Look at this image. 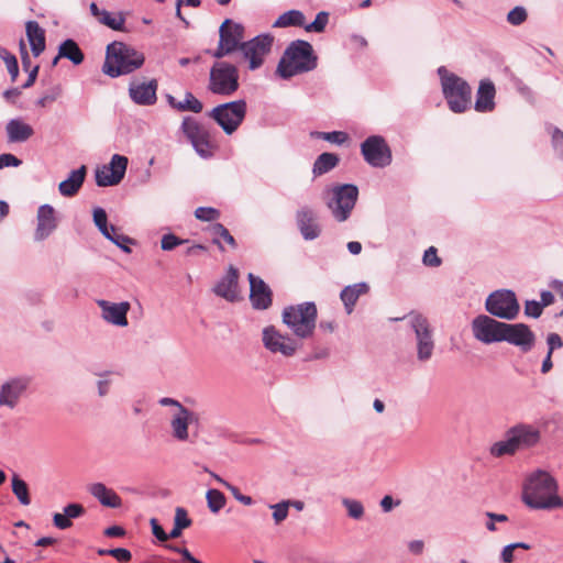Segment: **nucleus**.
<instances>
[{"label":"nucleus","instance_id":"052dcab7","mask_svg":"<svg viewBox=\"0 0 563 563\" xmlns=\"http://www.w3.org/2000/svg\"><path fill=\"white\" fill-rule=\"evenodd\" d=\"M64 511L71 521V519L82 516L85 514V508L80 504H69L64 508Z\"/></svg>","mask_w":563,"mask_h":563},{"label":"nucleus","instance_id":"0e129e2a","mask_svg":"<svg viewBox=\"0 0 563 563\" xmlns=\"http://www.w3.org/2000/svg\"><path fill=\"white\" fill-rule=\"evenodd\" d=\"M549 346L548 353L553 354V351L563 346V341L558 333H550L547 338Z\"/></svg>","mask_w":563,"mask_h":563},{"label":"nucleus","instance_id":"2eb2a0df","mask_svg":"<svg viewBox=\"0 0 563 563\" xmlns=\"http://www.w3.org/2000/svg\"><path fill=\"white\" fill-rule=\"evenodd\" d=\"M411 325L417 336L418 358L427 361L432 356L434 349L430 323L422 314L413 313L411 314Z\"/></svg>","mask_w":563,"mask_h":563},{"label":"nucleus","instance_id":"39448f33","mask_svg":"<svg viewBox=\"0 0 563 563\" xmlns=\"http://www.w3.org/2000/svg\"><path fill=\"white\" fill-rule=\"evenodd\" d=\"M209 90L217 95L231 96L239 89V70L227 62L214 63L210 69Z\"/></svg>","mask_w":563,"mask_h":563},{"label":"nucleus","instance_id":"37998d69","mask_svg":"<svg viewBox=\"0 0 563 563\" xmlns=\"http://www.w3.org/2000/svg\"><path fill=\"white\" fill-rule=\"evenodd\" d=\"M98 21L112 30L120 31L123 29L125 19L121 13L113 16L110 12L103 10Z\"/></svg>","mask_w":563,"mask_h":563},{"label":"nucleus","instance_id":"f3484780","mask_svg":"<svg viewBox=\"0 0 563 563\" xmlns=\"http://www.w3.org/2000/svg\"><path fill=\"white\" fill-rule=\"evenodd\" d=\"M503 341L529 352L536 342V335L525 323H505Z\"/></svg>","mask_w":563,"mask_h":563},{"label":"nucleus","instance_id":"7c9ffc66","mask_svg":"<svg viewBox=\"0 0 563 563\" xmlns=\"http://www.w3.org/2000/svg\"><path fill=\"white\" fill-rule=\"evenodd\" d=\"M89 493L106 507L118 508L122 504L120 496L102 483L92 484L89 487Z\"/></svg>","mask_w":563,"mask_h":563},{"label":"nucleus","instance_id":"cd10ccee","mask_svg":"<svg viewBox=\"0 0 563 563\" xmlns=\"http://www.w3.org/2000/svg\"><path fill=\"white\" fill-rule=\"evenodd\" d=\"M156 90H157V81L151 80L150 82H141L131 85L130 87V97L131 99L137 103L143 106H151L156 102Z\"/></svg>","mask_w":563,"mask_h":563},{"label":"nucleus","instance_id":"4c0bfd02","mask_svg":"<svg viewBox=\"0 0 563 563\" xmlns=\"http://www.w3.org/2000/svg\"><path fill=\"white\" fill-rule=\"evenodd\" d=\"M305 15L299 10H289L278 16L274 22V27L305 26Z\"/></svg>","mask_w":563,"mask_h":563},{"label":"nucleus","instance_id":"0eeeda50","mask_svg":"<svg viewBox=\"0 0 563 563\" xmlns=\"http://www.w3.org/2000/svg\"><path fill=\"white\" fill-rule=\"evenodd\" d=\"M442 89L449 108L453 112L466 111L471 104L472 89L465 80L451 74L442 78Z\"/></svg>","mask_w":563,"mask_h":563},{"label":"nucleus","instance_id":"72a5a7b5","mask_svg":"<svg viewBox=\"0 0 563 563\" xmlns=\"http://www.w3.org/2000/svg\"><path fill=\"white\" fill-rule=\"evenodd\" d=\"M208 231L212 235V243L217 245L220 251H224L221 240H223L233 250L238 247L234 236L222 223L216 222L211 224L208 228Z\"/></svg>","mask_w":563,"mask_h":563},{"label":"nucleus","instance_id":"e433bc0d","mask_svg":"<svg viewBox=\"0 0 563 563\" xmlns=\"http://www.w3.org/2000/svg\"><path fill=\"white\" fill-rule=\"evenodd\" d=\"M58 57L67 58L75 65L84 62V53L74 40H66L59 45Z\"/></svg>","mask_w":563,"mask_h":563},{"label":"nucleus","instance_id":"bf43d9fd","mask_svg":"<svg viewBox=\"0 0 563 563\" xmlns=\"http://www.w3.org/2000/svg\"><path fill=\"white\" fill-rule=\"evenodd\" d=\"M224 487H225L227 489H229V490L232 493L233 497H234L236 500H239L240 503H242L243 505H245V506H250V505H252V504H253V499H252V497L246 496V495H242V494L240 493V489H239L238 487H235V486L231 485L230 483H224Z\"/></svg>","mask_w":563,"mask_h":563},{"label":"nucleus","instance_id":"680f3d73","mask_svg":"<svg viewBox=\"0 0 563 563\" xmlns=\"http://www.w3.org/2000/svg\"><path fill=\"white\" fill-rule=\"evenodd\" d=\"M53 522H54L55 527H57L58 529H62V530L68 529L73 525L65 511H64V514L56 512L53 516Z\"/></svg>","mask_w":563,"mask_h":563},{"label":"nucleus","instance_id":"7ed1b4c3","mask_svg":"<svg viewBox=\"0 0 563 563\" xmlns=\"http://www.w3.org/2000/svg\"><path fill=\"white\" fill-rule=\"evenodd\" d=\"M143 63L142 53L122 42H113L107 46L102 70L111 77H118L139 69Z\"/></svg>","mask_w":563,"mask_h":563},{"label":"nucleus","instance_id":"a878e982","mask_svg":"<svg viewBox=\"0 0 563 563\" xmlns=\"http://www.w3.org/2000/svg\"><path fill=\"white\" fill-rule=\"evenodd\" d=\"M495 97L496 88L494 82L489 79L481 80L476 93L475 110L482 113L494 111L496 107Z\"/></svg>","mask_w":563,"mask_h":563},{"label":"nucleus","instance_id":"5fc2aeb1","mask_svg":"<svg viewBox=\"0 0 563 563\" xmlns=\"http://www.w3.org/2000/svg\"><path fill=\"white\" fill-rule=\"evenodd\" d=\"M186 242H187V240H181L178 236H176L175 234L169 233V234L163 235V238L161 240V247L164 251H172L176 246L181 245Z\"/></svg>","mask_w":563,"mask_h":563},{"label":"nucleus","instance_id":"6ab92c4d","mask_svg":"<svg viewBox=\"0 0 563 563\" xmlns=\"http://www.w3.org/2000/svg\"><path fill=\"white\" fill-rule=\"evenodd\" d=\"M264 346L273 353H280L284 356H291L297 350V344L291 338L282 334L274 327L263 330Z\"/></svg>","mask_w":563,"mask_h":563},{"label":"nucleus","instance_id":"473e14b6","mask_svg":"<svg viewBox=\"0 0 563 563\" xmlns=\"http://www.w3.org/2000/svg\"><path fill=\"white\" fill-rule=\"evenodd\" d=\"M368 290L369 287L366 283H357L354 285L346 286L341 291L340 297L344 303L347 313H351L353 311V308L360 296L367 294Z\"/></svg>","mask_w":563,"mask_h":563},{"label":"nucleus","instance_id":"423d86ee","mask_svg":"<svg viewBox=\"0 0 563 563\" xmlns=\"http://www.w3.org/2000/svg\"><path fill=\"white\" fill-rule=\"evenodd\" d=\"M245 29L241 23H236L231 19H225L219 27L218 47L211 52L214 58H222L240 51L244 44Z\"/></svg>","mask_w":563,"mask_h":563},{"label":"nucleus","instance_id":"69168bd1","mask_svg":"<svg viewBox=\"0 0 563 563\" xmlns=\"http://www.w3.org/2000/svg\"><path fill=\"white\" fill-rule=\"evenodd\" d=\"M21 161L12 154L5 153L0 155V169L8 166H19Z\"/></svg>","mask_w":563,"mask_h":563},{"label":"nucleus","instance_id":"a18cd8bd","mask_svg":"<svg viewBox=\"0 0 563 563\" xmlns=\"http://www.w3.org/2000/svg\"><path fill=\"white\" fill-rule=\"evenodd\" d=\"M328 21H329V14L324 11H321L317 14L313 22L305 25L303 27L307 32L321 33L324 31V29L328 24Z\"/></svg>","mask_w":563,"mask_h":563},{"label":"nucleus","instance_id":"c03bdc74","mask_svg":"<svg viewBox=\"0 0 563 563\" xmlns=\"http://www.w3.org/2000/svg\"><path fill=\"white\" fill-rule=\"evenodd\" d=\"M517 549L530 550L531 545L525 542H516L506 545L500 553L501 561L504 563H512L515 560V550Z\"/></svg>","mask_w":563,"mask_h":563},{"label":"nucleus","instance_id":"f03ea898","mask_svg":"<svg viewBox=\"0 0 563 563\" xmlns=\"http://www.w3.org/2000/svg\"><path fill=\"white\" fill-rule=\"evenodd\" d=\"M317 56L312 45L302 40L291 42L284 52L276 73L284 79L307 73L317 67Z\"/></svg>","mask_w":563,"mask_h":563},{"label":"nucleus","instance_id":"f704fd0d","mask_svg":"<svg viewBox=\"0 0 563 563\" xmlns=\"http://www.w3.org/2000/svg\"><path fill=\"white\" fill-rule=\"evenodd\" d=\"M167 101L169 106L180 112L191 111L195 113H200L203 109L202 103L189 91L185 93L184 101H177L175 97L168 95Z\"/></svg>","mask_w":563,"mask_h":563},{"label":"nucleus","instance_id":"b1692460","mask_svg":"<svg viewBox=\"0 0 563 563\" xmlns=\"http://www.w3.org/2000/svg\"><path fill=\"white\" fill-rule=\"evenodd\" d=\"M239 272L232 265L228 268L225 276L213 287V291L219 297L228 301H235L239 299Z\"/></svg>","mask_w":563,"mask_h":563},{"label":"nucleus","instance_id":"2f4dec72","mask_svg":"<svg viewBox=\"0 0 563 563\" xmlns=\"http://www.w3.org/2000/svg\"><path fill=\"white\" fill-rule=\"evenodd\" d=\"M5 130L10 142H24L34 133L33 128L30 124L19 119L10 120Z\"/></svg>","mask_w":563,"mask_h":563},{"label":"nucleus","instance_id":"4468645a","mask_svg":"<svg viewBox=\"0 0 563 563\" xmlns=\"http://www.w3.org/2000/svg\"><path fill=\"white\" fill-rule=\"evenodd\" d=\"M505 322L497 321L486 314L477 316L472 321V331L476 340L490 344L503 341Z\"/></svg>","mask_w":563,"mask_h":563},{"label":"nucleus","instance_id":"79ce46f5","mask_svg":"<svg viewBox=\"0 0 563 563\" xmlns=\"http://www.w3.org/2000/svg\"><path fill=\"white\" fill-rule=\"evenodd\" d=\"M104 236L121 247L124 252H131L129 244L132 243V239L121 233L114 225H110L108 235Z\"/></svg>","mask_w":563,"mask_h":563},{"label":"nucleus","instance_id":"13d9d810","mask_svg":"<svg viewBox=\"0 0 563 563\" xmlns=\"http://www.w3.org/2000/svg\"><path fill=\"white\" fill-rule=\"evenodd\" d=\"M543 307L540 302L531 300L525 305V314L532 318H539L542 314Z\"/></svg>","mask_w":563,"mask_h":563},{"label":"nucleus","instance_id":"4be33fe9","mask_svg":"<svg viewBox=\"0 0 563 563\" xmlns=\"http://www.w3.org/2000/svg\"><path fill=\"white\" fill-rule=\"evenodd\" d=\"M198 413L188 408L176 410L170 420L172 434L178 441H187L189 439V424L198 423Z\"/></svg>","mask_w":563,"mask_h":563},{"label":"nucleus","instance_id":"c85d7f7f","mask_svg":"<svg viewBox=\"0 0 563 563\" xmlns=\"http://www.w3.org/2000/svg\"><path fill=\"white\" fill-rule=\"evenodd\" d=\"M86 174L87 168L85 165L80 166L78 169L73 170L69 174V177L58 185L60 195L64 197H74L81 188L86 178Z\"/></svg>","mask_w":563,"mask_h":563},{"label":"nucleus","instance_id":"a19ab883","mask_svg":"<svg viewBox=\"0 0 563 563\" xmlns=\"http://www.w3.org/2000/svg\"><path fill=\"white\" fill-rule=\"evenodd\" d=\"M506 438L507 439L505 441L496 442L490 448L492 455H494L496 457H500L504 455H512L518 451L512 439L510 437H506Z\"/></svg>","mask_w":563,"mask_h":563},{"label":"nucleus","instance_id":"20e7f679","mask_svg":"<svg viewBox=\"0 0 563 563\" xmlns=\"http://www.w3.org/2000/svg\"><path fill=\"white\" fill-rule=\"evenodd\" d=\"M316 321L317 307L313 302L288 306L283 311V322L300 339L312 335Z\"/></svg>","mask_w":563,"mask_h":563},{"label":"nucleus","instance_id":"338daca9","mask_svg":"<svg viewBox=\"0 0 563 563\" xmlns=\"http://www.w3.org/2000/svg\"><path fill=\"white\" fill-rule=\"evenodd\" d=\"M151 526H152V532L153 534L162 542H165L168 540L167 533L164 531V529L158 523L157 519L152 518L151 519Z\"/></svg>","mask_w":563,"mask_h":563},{"label":"nucleus","instance_id":"bb28decb","mask_svg":"<svg viewBox=\"0 0 563 563\" xmlns=\"http://www.w3.org/2000/svg\"><path fill=\"white\" fill-rule=\"evenodd\" d=\"M298 228L306 240L319 236L320 229L316 222V213L308 207H303L296 213Z\"/></svg>","mask_w":563,"mask_h":563},{"label":"nucleus","instance_id":"774afa93","mask_svg":"<svg viewBox=\"0 0 563 563\" xmlns=\"http://www.w3.org/2000/svg\"><path fill=\"white\" fill-rule=\"evenodd\" d=\"M552 141L556 148L563 150V132L560 129H555L552 134Z\"/></svg>","mask_w":563,"mask_h":563},{"label":"nucleus","instance_id":"864d4df0","mask_svg":"<svg viewBox=\"0 0 563 563\" xmlns=\"http://www.w3.org/2000/svg\"><path fill=\"white\" fill-rule=\"evenodd\" d=\"M174 523L178 527H180L183 530L187 529L191 526L192 521L188 517V512L183 507H177L175 509V517H174Z\"/></svg>","mask_w":563,"mask_h":563},{"label":"nucleus","instance_id":"8fccbe9b","mask_svg":"<svg viewBox=\"0 0 563 563\" xmlns=\"http://www.w3.org/2000/svg\"><path fill=\"white\" fill-rule=\"evenodd\" d=\"M290 506V500L282 501L276 505H272L271 508L273 511V518L276 525H279L284 521L288 516V508Z\"/></svg>","mask_w":563,"mask_h":563},{"label":"nucleus","instance_id":"f8f14e48","mask_svg":"<svg viewBox=\"0 0 563 563\" xmlns=\"http://www.w3.org/2000/svg\"><path fill=\"white\" fill-rule=\"evenodd\" d=\"M361 153L365 162L372 167L384 168L390 165L391 150L384 137L373 135L361 144Z\"/></svg>","mask_w":563,"mask_h":563},{"label":"nucleus","instance_id":"de8ad7c7","mask_svg":"<svg viewBox=\"0 0 563 563\" xmlns=\"http://www.w3.org/2000/svg\"><path fill=\"white\" fill-rule=\"evenodd\" d=\"M220 214V211L212 207H199L195 210V217L200 221H216Z\"/></svg>","mask_w":563,"mask_h":563},{"label":"nucleus","instance_id":"4d7b16f0","mask_svg":"<svg viewBox=\"0 0 563 563\" xmlns=\"http://www.w3.org/2000/svg\"><path fill=\"white\" fill-rule=\"evenodd\" d=\"M318 136L322 137L325 141H329L331 143H335V144H342L347 140V134L345 132H341V131L320 132V133H318Z\"/></svg>","mask_w":563,"mask_h":563},{"label":"nucleus","instance_id":"c9c22d12","mask_svg":"<svg viewBox=\"0 0 563 563\" xmlns=\"http://www.w3.org/2000/svg\"><path fill=\"white\" fill-rule=\"evenodd\" d=\"M340 157L334 153H322L313 163L312 173L314 176H321L338 166Z\"/></svg>","mask_w":563,"mask_h":563},{"label":"nucleus","instance_id":"393cba45","mask_svg":"<svg viewBox=\"0 0 563 563\" xmlns=\"http://www.w3.org/2000/svg\"><path fill=\"white\" fill-rule=\"evenodd\" d=\"M37 227L35 230V240L46 239L57 227L55 209L51 205H43L37 210Z\"/></svg>","mask_w":563,"mask_h":563},{"label":"nucleus","instance_id":"aec40b11","mask_svg":"<svg viewBox=\"0 0 563 563\" xmlns=\"http://www.w3.org/2000/svg\"><path fill=\"white\" fill-rule=\"evenodd\" d=\"M506 437H510L516 448L521 450L537 445L541 440V432L533 424L518 423L507 431Z\"/></svg>","mask_w":563,"mask_h":563},{"label":"nucleus","instance_id":"1a4fd4ad","mask_svg":"<svg viewBox=\"0 0 563 563\" xmlns=\"http://www.w3.org/2000/svg\"><path fill=\"white\" fill-rule=\"evenodd\" d=\"M245 100H236L217 106L211 110L209 117L212 118L227 134H232L243 122L246 115Z\"/></svg>","mask_w":563,"mask_h":563},{"label":"nucleus","instance_id":"6e6d98bb","mask_svg":"<svg viewBox=\"0 0 563 563\" xmlns=\"http://www.w3.org/2000/svg\"><path fill=\"white\" fill-rule=\"evenodd\" d=\"M422 261L426 266L430 267H438L442 263L441 258L438 256V250L434 246H430L426 250Z\"/></svg>","mask_w":563,"mask_h":563},{"label":"nucleus","instance_id":"58836bf2","mask_svg":"<svg viewBox=\"0 0 563 563\" xmlns=\"http://www.w3.org/2000/svg\"><path fill=\"white\" fill-rule=\"evenodd\" d=\"M12 492L23 506H29L31 504L27 484L16 474L12 477Z\"/></svg>","mask_w":563,"mask_h":563},{"label":"nucleus","instance_id":"e2e57ef3","mask_svg":"<svg viewBox=\"0 0 563 563\" xmlns=\"http://www.w3.org/2000/svg\"><path fill=\"white\" fill-rule=\"evenodd\" d=\"M109 555L117 559L119 562H129L131 560V552L123 548L111 549L108 551Z\"/></svg>","mask_w":563,"mask_h":563},{"label":"nucleus","instance_id":"5701e85b","mask_svg":"<svg viewBox=\"0 0 563 563\" xmlns=\"http://www.w3.org/2000/svg\"><path fill=\"white\" fill-rule=\"evenodd\" d=\"M250 280V299L255 309H267L272 305V290L263 279L249 274Z\"/></svg>","mask_w":563,"mask_h":563},{"label":"nucleus","instance_id":"603ef678","mask_svg":"<svg viewBox=\"0 0 563 563\" xmlns=\"http://www.w3.org/2000/svg\"><path fill=\"white\" fill-rule=\"evenodd\" d=\"M527 11L523 7H516L511 11H509L507 15V21L511 25H520L527 20Z\"/></svg>","mask_w":563,"mask_h":563},{"label":"nucleus","instance_id":"f257e3e1","mask_svg":"<svg viewBox=\"0 0 563 563\" xmlns=\"http://www.w3.org/2000/svg\"><path fill=\"white\" fill-rule=\"evenodd\" d=\"M522 500L528 507L538 510L563 508V498L559 495L556 479L548 472L540 470L527 478Z\"/></svg>","mask_w":563,"mask_h":563},{"label":"nucleus","instance_id":"9b49d317","mask_svg":"<svg viewBox=\"0 0 563 563\" xmlns=\"http://www.w3.org/2000/svg\"><path fill=\"white\" fill-rule=\"evenodd\" d=\"M181 130L201 157L209 158L214 154L217 146L212 142L210 133L197 120L190 117L185 118Z\"/></svg>","mask_w":563,"mask_h":563},{"label":"nucleus","instance_id":"49530a36","mask_svg":"<svg viewBox=\"0 0 563 563\" xmlns=\"http://www.w3.org/2000/svg\"><path fill=\"white\" fill-rule=\"evenodd\" d=\"M1 57L4 62V65L11 76V80L15 81L19 75V65L16 57L12 54H10L8 51L1 52Z\"/></svg>","mask_w":563,"mask_h":563},{"label":"nucleus","instance_id":"dca6fc26","mask_svg":"<svg viewBox=\"0 0 563 563\" xmlns=\"http://www.w3.org/2000/svg\"><path fill=\"white\" fill-rule=\"evenodd\" d=\"M128 167V158L114 154L108 165L96 170V183L99 187L115 186L123 179Z\"/></svg>","mask_w":563,"mask_h":563},{"label":"nucleus","instance_id":"ea45409f","mask_svg":"<svg viewBox=\"0 0 563 563\" xmlns=\"http://www.w3.org/2000/svg\"><path fill=\"white\" fill-rule=\"evenodd\" d=\"M208 508L211 512L217 514L225 506V496L218 489H209L206 494Z\"/></svg>","mask_w":563,"mask_h":563},{"label":"nucleus","instance_id":"6e6552de","mask_svg":"<svg viewBox=\"0 0 563 563\" xmlns=\"http://www.w3.org/2000/svg\"><path fill=\"white\" fill-rule=\"evenodd\" d=\"M331 195L327 206L333 217L339 222L347 220L357 201V187L351 184L339 185L332 188Z\"/></svg>","mask_w":563,"mask_h":563},{"label":"nucleus","instance_id":"c756f323","mask_svg":"<svg viewBox=\"0 0 563 563\" xmlns=\"http://www.w3.org/2000/svg\"><path fill=\"white\" fill-rule=\"evenodd\" d=\"M27 41L35 57L40 56L46 46L45 31L36 21H27L25 24Z\"/></svg>","mask_w":563,"mask_h":563},{"label":"nucleus","instance_id":"09e8293b","mask_svg":"<svg viewBox=\"0 0 563 563\" xmlns=\"http://www.w3.org/2000/svg\"><path fill=\"white\" fill-rule=\"evenodd\" d=\"M342 503L345 506L347 514L351 518L360 519L363 517L364 508L360 501L345 498V499H343Z\"/></svg>","mask_w":563,"mask_h":563},{"label":"nucleus","instance_id":"412c9836","mask_svg":"<svg viewBox=\"0 0 563 563\" xmlns=\"http://www.w3.org/2000/svg\"><path fill=\"white\" fill-rule=\"evenodd\" d=\"M97 305L101 309V317L104 321L119 327L128 325L126 314L131 307L128 301L114 303L99 299L97 300Z\"/></svg>","mask_w":563,"mask_h":563},{"label":"nucleus","instance_id":"a211bd4d","mask_svg":"<svg viewBox=\"0 0 563 563\" xmlns=\"http://www.w3.org/2000/svg\"><path fill=\"white\" fill-rule=\"evenodd\" d=\"M31 379L25 376L5 380L0 387V406L13 409L30 386Z\"/></svg>","mask_w":563,"mask_h":563},{"label":"nucleus","instance_id":"3c124183","mask_svg":"<svg viewBox=\"0 0 563 563\" xmlns=\"http://www.w3.org/2000/svg\"><path fill=\"white\" fill-rule=\"evenodd\" d=\"M93 222L103 235H108V221L107 213L102 208H96L93 210Z\"/></svg>","mask_w":563,"mask_h":563},{"label":"nucleus","instance_id":"9d476101","mask_svg":"<svg viewBox=\"0 0 563 563\" xmlns=\"http://www.w3.org/2000/svg\"><path fill=\"white\" fill-rule=\"evenodd\" d=\"M485 308L490 314L505 320L516 319L520 310L515 292L506 289L492 292Z\"/></svg>","mask_w":563,"mask_h":563},{"label":"nucleus","instance_id":"ddd939ff","mask_svg":"<svg viewBox=\"0 0 563 563\" xmlns=\"http://www.w3.org/2000/svg\"><path fill=\"white\" fill-rule=\"evenodd\" d=\"M274 37L269 34L257 35L254 38L244 42L241 46V53L249 62V68L255 70L260 68L265 57L271 53Z\"/></svg>","mask_w":563,"mask_h":563}]
</instances>
